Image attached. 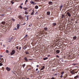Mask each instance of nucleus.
Instances as JSON below:
<instances>
[{"label": "nucleus", "mask_w": 79, "mask_h": 79, "mask_svg": "<svg viewBox=\"0 0 79 79\" xmlns=\"http://www.w3.org/2000/svg\"><path fill=\"white\" fill-rule=\"evenodd\" d=\"M74 70L75 71H76V70L75 69V70H73L70 71V73H71V74H72L73 75V74H75V71H74Z\"/></svg>", "instance_id": "1"}, {"label": "nucleus", "mask_w": 79, "mask_h": 79, "mask_svg": "<svg viewBox=\"0 0 79 79\" xmlns=\"http://www.w3.org/2000/svg\"><path fill=\"white\" fill-rule=\"evenodd\" d=\"M15 53V50H13L12 52H10V55H13Z\"/></svg>", "instance_id": "2"}, {"label": "nucleus", "mask_w": 79, "mask_h": 79, "mask_svg": "<svg viewBox=\"0 0 79 79\" xmlns=\"http://www.w3.org/2000/svg\"><path fill=\"white\" fill-rule=\"evenodd\" d=\"M6 69L7 70V71H10L11 70V69L8 67L6 68Z\"/></svg>", "instance_id": "3"}, {"label": "nucleus", "mask_w": 79, "mask_h": 79, "mask_svg": "<svg viewBox=\"0 0 79 79\" xmlns=\"http://www.w3.org/2000/svg\"><path fill=\"white\" fill-rule=\"evenodd\" d=\"M67 14L69 16V17L71 16V14L70 13H69V12H67Z\"/></svg>", "instance_id": "4"}, {"label": "nucleus", "mask_w": 79, "mask_h": 79, "mask_svg": "<svg viewBox=\"0 0 79 79\" xmlns=\"http://www.w3.org/2000/svg\"><path fill=\"white\" fill-rule=\"evenodd\" d=\"M20 19H23V17H22L21 16H19L18 17Z\"/></svg>", "instance_id": "5"}, {"label": "nucleus", "mask_w": 79, "mask_h": 79, "mask_svg": "<svg viewBox=\"0 0 79 79\" xmlns=\"http://www.w3.org/2000/svg\"><path fill=\"white\" fill-rule=\"evenodd\" d=\"M26 48H27V46L26 45L24 46V47H23V49H24V50H25Z\"/></svg>", "instance_id": "6"}, {"label": "nucleus", "mask_w": 79, "mask_h": 79, "mask_svg": "<svg viewBox=\"0 0 79 79\" xmlns=\"http://www.w3.org/2000/svg\"><path fill=\"white\" fill-rule=\"evenodd\" d=\"M77 78H79V75H77L74 77V78L75 79H77Z\"/></svg>", "instance_id": "7"}, {"label": "nucleus", "mask_w": 79, "mask_h": 79, "mask_svg": "<svg viewBox=\"0 0 79 79\" xmlns=\"http://www.w3.org/2000/svg\"><path fill=\"white\" fill-rule=\"evenodd\" d=\"M19 24H17V29H19Z\"/></svg>", "instance_id": "8"}, {"label": "nucleus", "mask_w": 79, "mask_h": 79, "mask_svg": "<svg viewBox=\"0 0 79 79\" xmlns=\"http://www.w3.org/2000/svg\"><path fill=\"white\" fill-rule=\"evenodd\" d=\"M47 15H48L49 16V15H50V12L48 11L47 13Z\"/></svg>", "instance_id": "9"}, {"label": "nucleus", "mask_w": 79, "mask_h": 79, "mask_svg": "<svg viewBox=\"0 0 79 79\" xmlns=\"http://www.w3.org/2000/svg\"><path fill=\"white\" fill-rule=\"evenodd\" d=\"M63 5H61L60 6V10L61 11V8H63Z\"/></svg>", "instance_id": "10"}, {"label": "nucleus", "mask_w": 79, "mask_h": 79, "mask_svg": "<svg viewBox=\"0 0 79 79\" xmlns=\"http://www.w3.org/2000/svg\"><path fill=\"white\" fill-rule=\"evenodd\" d=\"M24 60L25 61H28V60H27V57H25L24 58Z\"/></svg>", "instance_id": "11"}, {"label": "nucleus", "mask_w": 79, "mask_h": 79, "mask_svg": "<svg viewBox=\"0 0 79 79\" xmlns=\"http://www.w3.org/2000/svg\"><path fill=\"white\" fill-rule=\"evenodd\" d=\"M73 39L74 40H76V39H77V37H76V36H74L73 37Z\"/></svg>", "instance_id": "12"}, {"label": "nucleus", "mask_w": 79, "mask_h": 79, "mask_svg": "<svg viewBox=\"0 0 79 79\" xmlns=\"http://www.w3.org/2000/svg\"><path fill=\"white\" fill-rule=\"evenodd\" d=\"M60 50H57L56 51V53H60Z\"/></svg>", "instance_id": "13"}, {"label": "nucleus", "mask_w": 79, "mask_h": 79, "mask_svg": "<svg viewBox=\"0 0 79 79\" xmlns=\"http://www.w3.org/2000/svg\"><path fill=\"white\" fill-rule=\"evenodd\" d=\"M30 3H31V4H34V2L31 1H30Z\"/></svg>", "instance_id": "14"}, {"label": "nucleus", "mask_w": 79, "mask_h": 79, "mask_svg": "<svg viewBox=\"0 0 79 79\" xmlns=\"http://www.w3.org/2000/svg\"><path fill=\"white\" fill-rule=\"evenodd\" d=\"M33 11L32 13H31V15H34V10H32Z\"/></svg>", "instance_id": "15"}, {"label": "nucleus", "mask_w": 79, "mask_h": 79, "mask_svg": "<svg viewBox=\"0 0 79 79\" xmlns=\"http://www.w3.org/2000/svg\"><path fill=\"white\" fill-rule=\"evenodd\" d=\"M45 68V66H43L42 68L40 69V70H43Z\"/></svg>", "instance_id": "16"}, {"label": "nucleus", "mask_w": 79, "mask_h": 79, "mask_svg": "<svg viewBox=\"0 0 79 79\" xmlns=\"http://www.w3.org/2000/svg\"><path fill=\"white\" fill-rule=\"evenodd\" d=\"M56 23H54L52 24V26H56Z\"/></svg>", "instance_id": "17"}, {"label": "nucleus", "mask_w": 79, "mask_h": 79, "mask_svg": "<svg viewBox=\"0 0 79 79\" xmlns=\"http://www.w3.org/2000/svg\"><path fill=\"white\" fill-rule=\"evenodd\" d=\"M64 18V15L62 14V19H63Z\"/></svg>", "instance_id": "18"}, {"label": "nucleus", "mask_w": 79, "mask_h": 79, "mask_svg": "<svg viewBox=\"0 0 79 79\" xmlns=\"http://www.w3.org/2000/svg\"><path fill=\"white\" fill-rule=\"evenodd\" d=\"M23 9H24V10H27L28 9V8L26 7H23Z\"/></svg>", "instance_id": "19"}, {"label": "nucleus", "mask_w": 79, "mask_h": 79, "mask_svg": "<svg viewBox=\"0 0 79 79\" xmlns=\"http://www.w3.org/2000/svg\"><path fill=\"white\" fill-rule=\"evenodd\" d=\"M38 8L39 6H36L35 7V9H38Z\"/></svg>", "instance_id": "20"}, {"label": "nucleus", "mask_w": 79, "mask_h": 79, "mask_svg": "<svg viewBox=\"0 0 79 79\" xmlns=\"http://www.w3.org/2000/svg\"><path fill=\"white\" fill-rule=\"evenodd\" d=\"M5 23H6V22H2V24H5Z\"/></svg>", "instance_id": "21"}, {"label": "nucleus", "mask_w": 79, "mask_h": 79, "mask_svg": "<svg viewBox=\"0 0 79 79\" xmlns=\"http://www.w3.org/2000/svg\"><path fill=\"white\" fill-rule=\"evenodd\" d=\"M47 59H48V57H45V58H44L43 60H47Z\"/></svg>", "instance_id": "22"}, {"label": "nucleus", "mask_w": 79, "mask_h": 79, "mask_svg": "<svg viewBox=\"0 0 79 79\" xmlns=\"http://www.w3.org/2000/svg\"><path fill=\"white\" fill-rule=\"evenodd\" d=\"M48 4L49 5H51V4H52V2H49L48 3Z\"/></svg>", "instance_id": "23"}, {"label": "nucleus", "mask_w": 79, "mask_h": 79, "mask_svg": "<svg viewBox=\"0 0 79 79\" xmlns=\"http://www.w3.org/2000/svg\"><path fill=\"white\" fill-rule=\"evenodd\" d=\"M25 53L26 54V55H28V54H29V52H28L27 51Z\"/></svg>", "instance_id": "24"}, {"label": "nucleus", "mask_w": 79, "mask_h": 79, "mask_svg": "<svg viewBox=\"0 0 79 79\" xmlns=\"http://www.w3.org/2000/svg\"><path fill=\"white\" fill-rule=\"evenodd\" d=\"M26 66V64H24L22 66H23V68H24V66Z\"/></svg>", "instance_id": "25"}, {"label": "nucleus", "mask_w": 79, "mask_h": 79, "mask_svg": "<svg viewBox=\"0 0 79 79\" xmlns=\"http://www.w3.org/2000/svg\"><path fill=\"white\" fill-rule=\"evenodd\" d=\"M77 64H72V65H74V66H76V65H77Z\"/></svg>", "instance_id": "26"}, {"label": "nucleus", "mask_w": 79, "mask_h": 79, "mask_svg": "<svg viewBox=\"0 0 79 79\" xmlns=\"http://www.w3.org/2000/svg\"><path fill=\"white\" fill-rule=\"evenodd\" d=\"M25 15H27L28 14V12H27L26 11H25Z\"/></svg>", "instance_id": "27"}, {"label": "nucleus", "mask_w": 79, "mask_h": 79, "mask_svg": "<svg viewBox=\"0 0 79 79\" xmlns=\"http://www.w3.org/2000/svg\"><path fill=\"white\" fill-rule=\"evenodd\" d=\"M48 29V28H47V27H45L44 28V30H45V31H47V30Z\"/></svg>", "instance_id": "28"}, {"label": "nucleus", "mask_w": 79, "mask_h": 79, "mask_svg": "<svg viewBox=\"0 0 79 79\" xmlns=\"http://www.w3.org/2000/svg\"><path fill=\"white\" fill-rule=\"evenodd\" d=\"M29 17V15H27V20H28L29 19V18H28Z\"/></svg>", "instance_id": "29"}, {"label": "nucleus", "mask_w": 79, "mask_h": 79, "mask_svg": "<svg viewBox=\"0 0 79 79\" xmlns=\"http://www.w3.org/2000/svg\"><path fill=\"white\" fill-rule=\"evenodd\" d=\"M11 3L12 5H13L14 3V2H13V1H11Z\"/></svg>", "instance_id": "30"}, {"label": "nucleus", "mask_w": 79, "mask_h": 79, "mask_svg": "<svg viewBox=\"0 0 79 79\" xmlns=\"http://www.w3.org/2000/svg\"><path fill=\"white\" fill-rule=\"evenodd\" d=\"M12 21H15V20L13 18H12Z\"/></svg>", "instance_id": "31"}, {"label": "nucleus", "mask_w": 79, "mask_h": 79, "mask_svg": "<svg viewBox=\"0 0 79 79\" xmlns=\"http://www.w3.org/2000/svg\"><path fill=\"white\" fill-rule=\"evenodd\" d=\"M6 53H9V51L8 50H6Z\"/></svg>", "instance_id": "32"}, {"label": "nucleus", "mask_w": 79, "mask_h": 79, "mask_svg": "<svg viewBox=\"0 0 79 79\" xmlns=\"http://www.w3.org/2000/svg\"><path fill=\"white\" fill-rule=\"evenodd\" d=\"M64 72H61V74L62 75H63V74H64Z\"/></svg>", "instance_id": "33"}, {"label": "nucleus", "mask_w": 79, "mask_h": 79, "mask_svg": "<svg viewBox=\"0 0 79 79\" xmlns=\"http://www.w3.org/2000/svg\"><path fill=\"white\" fill-rule=\"evenodd\" d=\"M2 63H0V66H2Z\"/></svg>", "instance_id": "34"}, {"label": "nucleus", "mask_w": 79, "mask_h": 79, "mask_svg": "<svg viewBox=\"0 0 79 79\" xmlns=\"http://www.w3.org/2000/svg\"><path fill=\"white\" fill-rule=\"evenodd\" d=\"M20 8L21 9H22V8H23V7H22V6H20Z\"/></svg>", "instance_id": "35"}, {"label": "nucleus", "mask_w": 79, "mask_h": 79, "mask_svg": "<svg viewBox=\"0 0 79 79\" xmlns=\"http://www.w3.org/2000/svg\"><path fill=\"white\" fill-rule=\"evenodd\" d=\"M35 15H38V12H36L35 13Z\"/></svg>", "instance_id": "36"}, {"label": "nucleus", "mask_w": 79, "mask_h": 79, "mask_svg": "<svg viewBox=\"0 0 79 79\" xmlns=\"http://www.w3.org/2000/svg\"><path fill=\"white\" fill-rule=\"evenodd\" d=\"M60 77H61V78H62V77H63V75H61L60 76Z\"/></svg>", "instance_id": "37"}, {"label": "nucleus", "mask_w": 79, "mask_h": 79, "mask_svg": "<svg viewBox=\"0 0 79 79\" xmlns=\"http://www.w3.org/2000/svg\"><path fill=\"white\" fill-rule=\"evenodd\" d=\"M16 48H17V50H18V46H17L16 47Z\"/></svg>", "instance_id": "38"}, {"label": "nucleus", "mask_w": 79, "mask_h": 79, "mask_svg": "<svg viewBox=\"0 0 79 79\" xmlns=\"http://www.w3.org/2000/svg\"><path fill=\"white\" fill-rule=\"evenodd\" d=\"M13 30H17V29L16 28H15V29H13Z\"/></svg>", "instance_id": "39"}, {"label": "nucleus", "mask_w": 79, "mask_h": 79, "mask_svg": "<svg viewBox=\"0 0 79 79\" xmlns=\"http://www.w3.org/2000/svg\"><path fill=\"white\" fill-rule=\"evenodd\" d=\"M56 57H57V58H59V56L58 55H56Z\"/></svg>", "instance_id": "40"}, {"label": "nucleus", "mask_w": 79, "mask_h": 79, "mask_svg": "<svg viewBox=\"0 0 79 79\" xmlns=\"http://www.w3.org/2000/svg\"><path fill=\"white\" fill-rule=\"evenodd\" d=\"M35 1H36V2H38V1H39V0H34Z\"/></svg>", "instance_id": "41"}, {"label": "nucleus", "mask_w": 79, "mask_h": 79, "mask_svg": "<svg viewBox=\"0 0 79 79\" xmlns=\"http://www.w3.org/2000/svg\"><path fill=\"white\" fill-rule=\"evenodd\" d=\"M54 75L55 76H57V75H58V74H57V73H56L54 74Z\"/></svg>", "instance_id": "42"}, {"label": "nucleus", "mask_w": 79, "mask_h": 79, "mask_svg": "<svg viewBox=\"0 0 79 79\" xmlns=\"http://www.w3.org/2000/svg\"><path fill=\"white\" fill-rule=\"evenodd\" d=\"M25 2H28V0H26Z\"/></svg>", "instance_id": "43"}, {"label": "nucleus", "mask_w": 79, "mask_h": 79, "mask_svg": "<svg viewBox=\"0 0 79 79\" xmlns=\"http://www.w3.org/2000/svg\"><path fill=\"white\" fill-rule=\"evenodd\" d=\"M27 35H26L25 37H27Z\"/></svg>", "instance_id": "44"}, {"label": "nucleus", "mask_w": 79, "mask_h": 79, "mask_svg": "<svg viewBox=\"0 0 79 79\" xmlns=\"http://www.w3.org/2000/svg\"><path fill=\"white\" fill-rule=\"evenodd\" d=\"M5 15V14H2V16H4Z\"/></svg>", "instance_id": "45"}, {"label": "nucleus", "mask_w": 79, "mask_h": 79, "mask_svg": "<svg viewBox=\"0 0 79 79\" xmlns=\"http://www.w3.org/2000/svg\"><path fill=\"white\" fill-rule=\"evenodd\" d=\"M63 11H64L66 10L65 9H63Z\"/></svg>", "instance_id": "46"}, {"label": "nucleus", "mask_w": 79, "mask_h": 79, "mask_svg": "<svg viewBox=\"0 0 79 79\" xmlns=\"http://www.w3.org/2000/svg\"><path fill=\"white\" fill-rule=\"evenodd\" d=\"M23 5V3H22L21 4V5Z\"/></svg>", "instance_id": "47"}, {"label": "nucleus", "mask_w": 79, "mask_h": 79, "mask_svg": "<svg viewBox=\"0 0 79 79\" xmlns=\"http://www.w3.org/2000/svg\"><path fill=\"white\" fill-rule=\"evenodd\" d=\"M31 69V68H30L28 70H30Z\"/></svg>", "instance_id": "48"}, {"label": "nucleus", "mask_w": 79, "mask_h": 79, "mask_svg": "<svg viewBox=\"0 0 79 79\" xmlns=\"http://www.w3.org/2000/svg\"><path fill=\"white\" fill-rule=\"evenodd\" d=\"M21 47H20L19 48V50H20V49H21Z\"/></svg>", "instance_id": "49"}, {"label": "nucleus", "mask_w": 79, "mask_h": 79, "mask_svg": "<svg viewBox=\"0 0 79 79\" xmlns=\"http://www.w3.org/2000/svg\"><path fill=\"white\" fill-rule=\"evenodd\" d=\"M36 71H38V69H36Z\"/></svg>", "instance_id": "50"}, {"label": "nucleus", "mask_w": 79, "mask_h": 79, "mask_svg": "<svg viewBox=\"0 0 79 79\" xmlns=\"http://www.w3.org/2000/svg\"><path fill=\"white\" fill-rule=\"evenodd\" d=\"M37 66V67H39V65H37V66Z\"/></svg>", "instance_id": "51"}, {"label": "nucleus", "mask_w": 79, "mask_h": 79, "mask_svg": "<svg viewBox=\"0 0 79 79\" xmlns=\"http://www.w3.org/2000/svg\"><path fill=\"white\" fill-rule=\"evenodd\" d=\"M25 24H26V23H23V25H25Z\"/></svg>", "instance_id": "52"}, {"label": "nucleus", "mask_w": 79, "mask_h": 79, "mask_svg": "<svg viewBox=\"0 0 79 79\" xmlns=\"http://www.w3.org/2000/svg\"><path fill=\"white\" fill-rule=\"evenodd\" d=\"M55 71V69H52V71Z\"/></svg>", "instance_id": "53"}, {"label": "nucleus", "mask_w": 79, "mask_h": 79, "mask_svg": "<svg viewBox=\"0 0 79 79\" xmlns=\"http://www.w3.org/2000/svg\"><path fill=\"white\" fill-rule=\"evenodd\" d=\"M48 57H49V56H50V55H48Z\"/></svg>", "instance_id": "54"}, {"label": "nucleus", "mask_w": 79, "mask_h": 79, "mask_svg": "<svg viewBox=\"0 0 79 79\" xmlns=\"http://www.w3.org/2000/svg\"><path fill=\"white\" fill-rule=\"evenodd\" d=\"M78 72H75V73H77Z\"/></svg>", "instance_id": "55"}, {"label": "nucleus", "mask_w": 79, "mask_h": 79, "mask_svg": "<svg viewBox=\"0 0 79 79\" xmlns=\"http://www.w3.org/2000/svg\"><path fill=\"white\" fill-rule=\"evenodd\" d=\"M70 20L71 21H73V19H71Z\"/></svg>", "instance_id": "56"}, {"label": "nucleus", "mask_w": 79, "mask_h": 79, "mask_svg": "<svg viewBox=\"0 0 79 79\" xmlns=\"http://www.w3.org/2000/svg\"><path fill=\"white\" fill-rule=\"evenodd\" d=\"M26 2H25V5H26Z\"/></svg>", "instance_id": "57"}, {"label": "nucleus", "mask_w": 79, "mask_h": 79, "mask_svg": "<svg viewBox=\"0 0 79 79\" xmlns=\"http://www.w3.org/2000/svg\"><path fill=\"white\" fill-rule=\"evenodd\" d=\"M13 74H15V72H13Z\"/></svg>", "instance_id": "58"}, {"label": "nucleus", "mask_w": 79, "mask_h": 79, "mask_svg": "<svg viewBox=\"0 0 79 79\" xmlns=\"http://www.w3.org/2000/svg\"><path fill=\"white\" fill-rule=\"evenodd\" d=\"M30 60H32V59H30Z\"/></svg>", "instance_id": "59"}, {"label": "nucleus", "mask_w": 79, "mask_h": 79, "mask_svg": "<svg viewBox=\"0 0 79 79\" xmlns=\"http://www.w3.org/2000/svg\"><path fill=\"white\" fill-rule=\"evenodd\" d=\"M1 57H2V55H1Z\"/></svg>", "instance_id": "60"}, {"label": "nucleus", "mask_w": 79, "mask_h": 79, "mask_svg": "<svg viewBox=\"0 0 79 79\" xmlns=\"http://www.w3.org/2000/svg\"><path fill=\"white\" fill-rule=\"evenodd\" d=\"M76 23H77V22H76Z\"/></svg>", "instance_id": "61"}, {"label": "nucleus", "mask_w": 79, "mask_h": 79, "mask_svg": "<svg viewBox=\"0 0 79 79\" xmlns=\"http://www.w3.org/2000/svg\"><path fill=\"white\" fill-rule=\"evenodd\" d=\"M36 18V19H38V18L37 17Z\"/></svg>", "instance_id": "62"}, {"label": "nucleus", "mask_w": 79, "mask_h": 79, "mask_svg": "<svg viewBox=\"0 0 79 79\" xmlns=\"http://www.w3.org/2000/svg\"><path fill=\"white\" fill-rule=\"evenodd\" d=\"M3 47H5V45H3Z\"/></svg>", "instance_id": "63"}, {"label": "nucleus", "mask_w": 79, "mask_h": 79, "mask_svg": "<svg viewBox=\"0 0 79 79\" xmlns=\"http://www.w3.org/2000/svg\"><path fill=\"white\" fill-rule=\"evenodd\" d=\"M29 79V78H27V79Z\"/></svg>", "instance_id": "64"}]
</instances>
